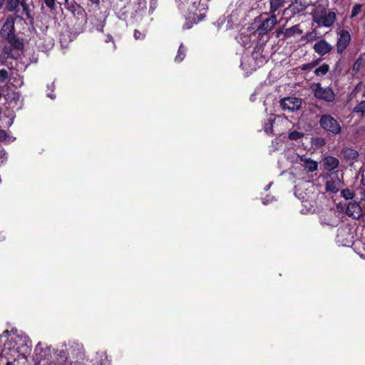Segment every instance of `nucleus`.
<instances>
[{
  "mask_svg": "<svg viewBox=\"0 0 365 365\" xmlns=\"http://www.w3.org/2000/svg\"><path fill=\"white\" fill-rule=\"evenodd\" d=\"M341 195L346 200H351L354 197V192L349 188L342 189Z\"/></svg>",
  "mask_w": 365,
  "mask_h": 365,
  "instance_id": "obj_26",
  "label": "nucleus"
},
{
  "mask_svg": "<svg viewBox=\"0 0 365 365\" xmlns=\"http://www.w3.org/2000/svg\"><path fill=\"white\" fill-rule=\"evenodd\" d=\"M339 37L337 38L336 47L339 54H342L346 49L351 41V35L347 30L341 29L338 32Z\"/></svg>",
  "mask_w": 365,
  "mask_h": 365,
  "instance_id": "obj_7",
  "label": "nucleus"
},
{
  "mask_svg": "<svg viewBox=\"0 0 365 365\" xmlns=\"http://www.w3.org/2000/svg\"><path fill=\"white\" fill-rule=\"evenodd\" d=\"M89 1H91L93 4H96L97 6H98L101 3V0H88Z\"/></svg>",
  "mask_w": 365,
  "mask_h": 365,
  "instance_id": "obj_39",
  "label": "nucleus"
},
{
  "mask_svg": "<svg viewBox=\"0 0 365 365\" xmlns=\"http://www.w3.org/2000/svg\"><path fill=\"white\" fill-rule=\"evenodd\" d=\"M280 106L284 110H297L301 108L302 99L297 97L284 98L280 100Z\"/></svg>",
  "mask_w": 365,
  "mask_h": 365,
  "instance_id": "obj_8",
  "label": "nucleus"
},
{
  "mask_svg": "<svg viewBox=\"0 0 365 365\" xmlns=\"http://www.w3.org/2000/svg\"><path fill=\"white\" fill-rule=\"evenodd\" d=\"M4 3H5V0H0V9L2 8Z\"/></svg>",
  "mask_w": 365,
  "mask_h": 365,
  "instance_id": "obj_40",
  "label": "nucleus"
},
{
  "mask_svg": "<svg viewBox=\"0 0 365 365\" xmlns=\"http://www.w3.org/2000/svg\"><path fill=\"white\" fill-rule=\"evenodd\" d=\"M362 5L359 4H355L352 7L351 18L356 17L361 11Z\"/></svg>",
  "mask_w": 365,
  "mask_h": 365,
  "instance_id": "obj_29",
  "label": "nucleus"
},
{
  "mask_svg": "<svg viewBox=\"0 0 365 365\" xmlns=\"http://www.w3.org/2000/svg\"><path fill=\"white\" fill-rule=\"evenodd\" d=\"M324 177L327 179L324 185L325 191L328 193L336 194L344 185L343 171L326 173Z\"/></svg>",
  "mask_w": 365,
  "mask_h": 365,
  "instance_id": "obj_2",
  "label": "nucleus"
},
{
  "mask_svg": "<svg viewBox=\"0 0 365 365\" xmlns=\"http://www.w3.org/2000/svg\"><path fill=\"white\" fill-rule=\"evenodd\" d=\"M15 33L14 19L11 17L8 18L3 24L1 34L4 36H6V34Z\"/></svg>",
  "mask_w": 365,
  "mask_h": 365,
  "instance_id": "obj_15",
  "label": "nucleus"
},
{
  "mask_svg": "<svg viewBox=\"0 0 365 365\" xmlns=\"http://www.w3.org/2000/svg\"><path fill=\"white\" fill-rule=\"evenodd\" d=\"M7 153L5 149L0 145V164L4 163L7 160Z\"/></svg>",
  "mask_w": 365,
  "mask_h": 365,
  "instance_id": "obj_30",
  "label": "nucleus"
},
{
  "mask_svg": "<svg viewBox=\"0 0 365 365\" xmlns=\"http://www.w3.org/2000/svg\"><path fill=\"white\" fill-rule=\"evenodd\" d=\"M291 3L288 7L283 10V15H289L294 16L299 14L306 10L307 5L304 0H290Z\"/></svg>",
  "mask_w": 365,
  "mask_h": 365,
  "instance_id": "obj_6",
  "label": "nucleus"
},
{
  "mask_svg": "<svg viewBox=\"0 0 365 365\" xmlns=\"http://www.w3.org/2000/svg\"><path fill=\"white\" fill-rule=\"evenodd\" d=\"M365 66V53L359 55L352 66V71L354 74L359 73L360 69Z\"/></svg>",
  "mask_w": 365,
  "mask_h": 365,
  "instance_id": "obj_18",
  "label": "nucleus"
},
{
  "mask_svg": "<svg viewBox=\"0 0 365 365\" xmlns=\"http://www.w3.org/2000/svg\"><path fill=\"white\" fill-rule=\"evenodd\" d=\"M303 166L304 170H306L307 172H314L318 168V164L317 161H314L310 158L305 159Z\"/></svg>",
  "mask_w": 365,
  "mask_h": 365,
  "instance_id": "obj_19",
  "label": "nucleus"
},
{
  "mask_svg": "<svg viewBox=\"0 0 365 365\" xmlns=\"http://www.w3.org/2000/svg\"><path fill=\"white\" fill-rule=\"evenodd\" d=\"M314 19L319 26L330 27L336 21V14L334 11L323 9L314 16Z\"/></svg>",
  "mask_w": 365,
  "mask_h": 365,
  "instance_id": "obj_5",
  "label": "nucleus"
},
{
  "mask_svg": "<svg viewBox=\"0 0 365 365\" xmlns=\"http://www.w3.org/2000/svg\"><path fill=\"white\" fill-rule=\"evenodd\" d=\"M313 48L319 55L324 56L329 53L333 47L326 40L321 39L314 43Z\"/></svg>",
  "mask_w": 365,
  "mask_h": 365,
  "instance_id": "obj_12",
  "label": "nucleus"
},
{
  "mask_svg": "<svg viewBox=\"0 0 365 365\" xmlns=\"http://www.w3.org/2000/svg\"><path fill=\"white\" fill-rule=\"evenodd\" d=\"M322 165L326 173H336V171H339L338 170L339 160L334 156H325L322 159Z\"/></svg>",
  "mask_w": 365,
  "mask_h": 365,
  "instance_id": "obj_10",
  "label": "nucleus"
},
{
  "mask_svg": "<svg viewBox=\"0 0 365 365\" xmlns=\"http://www.w3.org/2000/svg\"><path fill=\"white\" fill-rule=\"evenodd\" d=\"M39 344H38L37 345V346H39ZM36 350H38V347H36Z\"/></svg>",
  "mask_w": 365,
  "mask_h": 365,
  "instance_id": "obj_45",
  "label": "nucleus"
},
{
  "mask_svg": "<svg viewBox=\"0 0 365 365\" xmlns=\"http://www.w3.org/2000/svg\"><path fill=\"white\" fill-rule=\"evenodd\" d=\"M315 145L322 146L325 145V140L322 138H317L315 139Z\"/></svg>",
  "mask_w": 365,
  "mask_h": 365,
  "instance_id": "obj_35",
  "label": "nucleus"
},
{
  "mask_svg": "<svg viewBox=\"0 0 365 365\" xmlns=\"http://www.w3.org/2000/svg\"><path fill=\"white\" fill-rule=\"evenodd\" d=\"M318 64L317 61H314L309 63H305L301 66L300 68L302 71H311Z\"/></svg>",
  "mask_w": 365,
  "mask_h": 365,
  "instance_id": "obj_28",
  "label": "nucleus"
},
{
  "mask_svg": "<svg viewBox=\"0 0 365 365\" xmlns=\"http://www.w3.org/2000/svg\"><path fill=\"white\" fill-rule=\"evenodd\" d=\"M262 203L264 205H267L268 203V200H266L265 198H262Z\"/></svg>",
  "mask_w": 365,
  "mask_h": 365,
  "instance_id": "obj_41",
  "label": "nucleus"
},
{
  "mask_svg": "<svg viewBox=\"0 0 365 365\" xmlns=\"http://www.w3.org/2000/svg\"><path fill=\"white\" fill-rule=\"evenodd\" d=\"M289 0H269L270 14H275V12L284 6Z\"/></svg>",
  "mask_w": 365,
  "mask_h": 365,
  "instance_id": "obj_17",
  "label": "nucleus"
},
{
  "mask_svg": "<svg viewBox=\"0 0 365 365\" xmlns=\"http://www.w3.org/2000/svg\"><path fill=\"white\" fill-rule=\"evenodd\" d=\"M314 96L320 101L332 103L335 101L336 95L330 86L322 87L320 83H314L311 87Z\"/></svg>",
  "mask_w": 365,
  "mask_h": 365,
  "instance_id": "obj_4",
  "label": "nucleus"
},
{
  "mask_svg": "<svg viewBox=\"0 0 365 365\" xmlns=\"http://www.w3.org/2000/svg\"><path fill=\"white\" fill-rule=\"evenodd\" d=\"M274 119L269 118L267 122L264 123V130L268 134H272L273 133V123Z\"/></svg>",
  "mask_w": 365,
  "mask_h": 365,
  "instance_id": "obj_25",
  "label": "nucleus"
},
{
  "mask_svg": "<svg viewBox=\"0 0 365 365\" xmlns=\"http://www.w3.org/2000/svg\"><path fill=\"white\" fill-rule=\"evenodd\" d=\"M304 135V133L299 132L297 130H293L289 132L288 134V138L291 140H297L302 138Z\"/></svg>",
  "mask_w": 365,
  "mask_h": 365,
  "instance_id": "obj_24",
  "label": "nucleus"
},
{
  "mask_svg": "<svg viewBox=\"0 0 365 365\" xmlns=\"http://www.w3.org/2000/svg\"><path fill=\"white\" fill-rule=\"evenodd\" d=\"M271 185H272V183H270L269 185H267V187L264 188L265 190H267L269 188V187L271 186Z\"/></svg>",
  "mask_w": 365,
  "mask_h": 365,
  "instance_id": "obj_42",
  "label": "nucleus"
},
{
  "mask_svg": "<svg viewBox=\"0 0 365 365\" xmlns=\"http://www.w3.org/2000/svg\"><path fill=\"white\" fill-rule=\"evenodd\" d=\"M43 1L47 7L50 8L51 9L54 8L56 0H43Z\"/></svg>",
  "mask_w": 365,
  "mask_h": 365,
  "instance_id": "obj_34",
  "label": "nucleus"
},
{
  "mask_svg": "<svg viewBox=\"0 0 365 365\" xmlns=\"http://www.w3.org/2000/svg\"><path fill=\"white\" fill-rule=\"evenodd\" d=\"M6 9L9 11H14L19 4V0H6Z\"/></svg>",
  "mask_w": 365,
  "mask_h": 365,
  "instance_id": "obj_23",
  "label": "nucleus"
},
{
  "mask_svg": "<svg viewBox=\"0 0 365 365\" xmlns=\"http://www.w3.org/2000/svg\"><path fill=\"white\" fill-rule=\"evenodd\" d=\"M361 237L354 240L357 234L356 230H338L336 243L344 247H353V250L361 257L365 259V230H361Z\"/></svg>",
  "mask_w": 365,
  "mask_h": 365,
  "instance_id": "obj_1",
  "label": "nucleus"
},
{
  "mask_svg": "<svg viewBox=\"0 0 365 365\" xmlns=\"http://www.w3.org/2000/svg\"><path fill=\"white\" fill-rule=\"evenodd\" d=\"M319 124L324 131L331 135H336L341 131L339 122L330 114L320 115Z\"/></svg>",
  "mask_w": 365,
  "mask_h": 365,
  "instance_id": "obj_3",
  "label": "nucleus"
},
{
  "mask_svg": "<svg viewBox=\"0 0 365 365\" xmlns=\"http://www.w3.org/2000/svg\"><path fill=\"white\" fill-rule=\"evenodd\" d=\"M345 213L354 220H359L363 216L362 210L356 202H349L346 205Z\"/></svg>",
  "mask_w": 365,
  "mask_h": 365,
  "instance_id": "obj_11",
  "label": "nucleus"
},
{
  "mask_svg": "<svg viewBox=\"0 0 365 365\" xmlns=\"http://www.w3.org/2000/svg\"><path fill=\"white\" fill-rule=\"evenodd\" d=\"M354 113H361L362 115L365 114V100L361 101L353 109Z\"/></svg>",
  "mask_w": 365,
  "mask_h": 365,
  "instance_id": "obj_27",
  "label": "nucleus"
},
{
  "mask_svg": "<svg viewBox=\"0 0 365 365\" xmlns=\"http://www.w3.org/2000/svg\"><path fill=\"white\" fill-rule=\"evenodd\" d=\"M187 48L182 43L178 48V53L175 58V61L177 63L182 62L186 56Z\"/></svg>",
  "mask_w": 365,
  "mask_h": 365,
  "instance_id": "obj_20",
  "label": "nucleus"
},
{
  "mask_svg": "<svg viewBox=\"0 0 365 365\" xmlns=\"http://www.w3.org/2000/svg\"><path fill=\"white\" fill-rule=\"evenodd\" d=\"M329 70V66L327 63H324L314 71V74L318 76H325Z\"/></svg>",
  "mask_w": 365,
  "mask_h": 365,
  "instance_id": "obj_21",
  "label": "nucleus"
},
{
  "mask_svg": "<svg viewBox=\"0 0 365 365\" xmlns=\"http://www.w3.org/2000/svg\"><path fill=\"white\" fill-rule=\"evenodd\" d=\"M110 41L113 42L114 41H113V36L110 34H108L107 36H106V42L108 43Z\"/></svg>",
  "mask_w": 365,
  "mask_h": 365,
  "instance_id": "obj_38",
  "label": "nucleus"
},
{
  "mask_svg": "<svg viewBox=\"0 0 365 365\" xmlns=\"http://www.w3.org/2000/svg\"><path fill=\"white\" fill-rule=\"evenodd\" d=\"M69 0H65V6L66 7L70 10L72 12H74V11L76 10V6L72 4L71 6H69Z\"/></svg>",
  "mask_w": 365,
  "mask_h": 365,
  "instance_id": "obj_36",
  "label": "nucleus"
},
{
  "mask_svg": "<svg viewBox=\"0 0 365 365\" xmlns=\"http://www.w3.org/2000/svg\"><path fill=\"white\" fill-rule=\"evenodd\" d=\"M133 36L136 40H143L145 37V34L142 33L141 31L137 29H135Z\"/></svg>",
  "mask_w": 365,
  "mask_h": 365,
  "instance_id": "obj_32",
  "label": "nucleus"
},
{
  "mask_svg": "<svg viewBox=\"0 0 365 365\" xmlns=\"http://www.w3.org/2000/svg\"><path fill=\"white\" fill-rule=\"evenodd\" d=\"M302 30L299 29L298 25H294L289 29H287L284 31L282 29H279L277 31V36L279 37L281 34H284V38H289L294 36L296 34H301Z\"/></svg>",
  "mask_w": 365,
  "mask_h": 365,
  "instance_id": "obj_13",
  "label": "nucleus"
},
{
  "mask_svg": "<svg viewBox=\"0 0 365 365\" xmlns=\"http://www.w3.org/2000/svg\"><path fill=\"white\" fill-rule=\"evenodd\" d=\"M101 354H102V355H106V353H105V352H103V351H102V352H101Z\"/></svg>",
  "mask_w": 365,
  "mask_h": 365,
  "instance_id": "obj_44",
  "label": "nucleus"
},
{
  "mask_svg": "<svg viewBox=\"0 0 365 365\" xmlns=\"http://www.w3.org/2000/svg\"><path fill=\"white\" fill-rule=\"evenodd\" d=\"M9 78V73L4 68L0 70V82L4 83Z\"/></svg>",
  "mask_w": 365,
  "mask_h": 365,
  "instance_id": "obj_31",
  "label": "nucleus"
},
{
  "mask_svg": "<svg viewBox=\"0 0 365 365\" xmlns=\"http://www.w3.org/2000/svg\"><path fill=\"white\" fill-rule=\"evenodd\" d=\"M277 24V19L276 14H271L266 19L262 21L261 24L258 26L257 31L259 35H263L270 31L274 26Z\"/></svg>",
  "mask_w": 365,
  "mask_h": 365,
  "instance_id": "obj_9",
  "label": "nucleus"
},
{
  "mask_svg": "<svg viewBox=\"0 0 365 365\" xmlns=\"http://www.w3.org/2000/svg\"><path fill=\"white\" fill-rule=\"evenodd\" d=\"M341 155L346 160H354L359 157L358 151L349 147L344 148L341 151Z\"/></svg>",
  "mask_w": 365,
  "mask_h": 365,
  "instance_id": "obj_16",
  "label": "nucleus"
},
{
  "mask_svg": "<svg viewBox=\"0 0 365 365\" xmlns=\"http://www.w3.org/2000/svg\"><path fill=\"white\" fill-rule=\"evenodd\" d=\"M21 5L23 6L24 10L26 13L27 17L29 18L30 17V14H29V10L28 6L26 5V3H22Z\"/></svg>",
  "mask_w": 365,
  "mask_h": 365,
  "instance_id": "obj_37",
  "label": "nucleus"
},
{
  "mask_svg": "<svg viewBox=\"0 0 365 365\" xmlns=\"http://www.w3.org/2000/svg\"><path fill=\"white\" fill-rule=\"evenodd\" d=\"M6 39L14 49H23L24 44L20 41V39L16 36L15 33L6 34Z\"/></svg>",
  "mask_w": 365,
  "mask_h": 365,
  "instance_id": "obj_14",
  "label": "nucleus"
},
{
  "mask_svg": "<svg viewBox=\"0 0 365 365\" xmlns=\"http://www.w3.org/2000/svg\"><path fill=\"white\" fill-rule=\"evenodd\" d=\"M8 138L9 135L4 130L0 129V141L5 142Z\"/></svg>",
  "mask_w": 365,
  "mask_h": 365,
  "instance_id": "obj_33",
  "label": "nucleus"
},
{
  "mask_svg": "<svg viewBox=\"0 0 365 365\" xmlns=\"http://www.w3.org/2000/svg\"><path fill=\"white\" fill-rule=\"evenodd\" d=\"M6 365H14V364H13L11 362L8 361V362L6 363Z\"/></svg>",
  "mask_w": 365,
  "mask_h": 365,
  "instance_id": "obj_43",
  "label": "nucleus"
},
{
  "mask_svg": "<svg viewBox=\"0 0 365 365\" xmlns=\"http://www.w3.org/2000/svg\"><path fill=\"white\" fill-rule=\"evenodd\" d=\"M13 49H14V48L12 46L11 47H9V46L4 47L2 52L4 53V60L1 61V65L5 64L6 58H14V56H12Z\"/></svg>",
  "mask_w": 365,
  "mask_h": 365,
  "instance_id": "obj_22",
  "label": "nucleus"
}]
</instances>
